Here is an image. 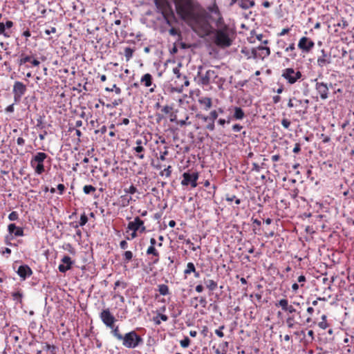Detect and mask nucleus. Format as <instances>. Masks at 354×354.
Segmentation results:
<instances>
[{
    "instance_id": "1",
    "label": "nucleus",
    "mask_w": 354,
    "mask_h": 354,
    "mask_svg": "<svg viewBox=\"0 0 354 354\" xmlns=\"http://www.w3.org/2000/svg\"><path fill=\"white\" fill-rule=\"evenodd\" d=\"M176 13L183 20L198 22L200 20L208 19L215 24L216 26L225 24L216 3L203 8L197 0H173Z\"/></svg>"
},
{
    "instance_id": "2",
    "label": "nucleus",
    "mask_w": 354,
    "mask_h": 354,
    "mask_svg": "<svg viewBox=\"0 0 354 354\" xmlns=\"http://www.w3.org/2000/svg\"><path fill=\"white\" fill-rule=\"evenodd\" d=\"M275 306L281 307L283 311L288 314L286 319V324L288 328H294L297 325H301L300 322L302 321L301 311L297 310L292 305L289 304V301L286 298L277 301L275 303Z\"/></svg>"
},
{
    "instance_id": "3",
    "label": "nucleus",
    "mask_w": 354,
    "mask_h": 354,
    "mask_svg": "<svg viewBox=\"0 0 354 354\" xmlns=\"http://www.w3.org/2000/svg\"><path fill=\"white\" fill-rule=\"evenodd\" d=\"M212 41L218 48H226L232 44V32L228 25L223 24L216 26V28L212 31Z\"/></svg>"
},
{
    "instance_id": "4",
    "label": "nucleus",
    "mask_w": 354,
    "mask_h": 354,
    "mask_svg": "<svg viewBox=\"0 0 354 354\" xmlns=\"http://www.w3.org/2000/svg\"><path fill=\"white\" fill-rule=\"evenodd\" d=\"M198 76L199 78L198 84L203 86L215 84L218 88H221L225 81L223 77H219L214 70L211 69L207 70L204 74L198 71Z\"/></svg>"
},
{
    "instance_id": "5",
    "label": "nucleus",
    "mask_w": 354,
    "mask_h": 354,
    "mask_svg": "<svg viewBox=\"0 0 354 354\" xmlns=\"http://www.w3.org/2000/svg\"><path fill=\"white\" fill-rule=\"evenodd\" d=\"M156 8L160 11L164 19L169 26L175 21V15L170 5L166 0H154Z\"/></svg>"
},
{
    "instance_id": "6",
    "label": "nucleus",
    "mask_w": 354,
    "mask_h": 354,
    "mask_svg": "<svg viewBox=\"0 0 354 354\" xmlns=\"http://www.w3.org/2000/svg\"><path fill=\"white\" fill-rule=\"evenodd\" d=\"M120 341L125 348H135L142 343L143 339L135 330H131L122 335Z\"/></svg>"
},
{
    "instance_id": "7",
    "label": "nucleus",
    "mask_w": 354,
    "mask_h": 354,
    "mask_svg": "<svg viewBox=\"0 0 354 354\" xmlns=\"http://www.w3.org/2000/svg\"><path fill=\"white\" fill-rule=\"evenodd\" d=\"M309 100L297 99L295 97L289 99L288 106L289 108H295V112L299 115H304L308 113Z\"/></svg>"
},
{
    "instance_id": "8",
    "label": "nucleus",
    "mask_w": 354,
    "mask_h": 354,
    "mask_svg": "<svg viewBox=\"0 0 354 354\" xmlns=\"http://www.w3.org/2000/svg\"><path fill=\"white\" fill-rule=\"evenodd\" d=\"M48 155L44 152H37L30 160V166L34 169L35 174L40 175L45 171L44 160Z\"/></svg>"
},
{
    "instance_id": "9",
    "label": "nucleus",
    "mask_w": 354,
    "mask_h": 354,
    "mask_svg": "<svg viewBox=\"0 0 354 354\" xmlns=\"http://www.w3.org/2000/svg\"><path fill=\"white\" fill-rule=\"evenodd\" d=\"M281 77L289 84H294L302 77L300 71L295 70L293 68H286L282 70Z\"/></svg>"
},
{
    "instance_id": "10",
    "label": "nucleus",
    "mask_w": 354,
    "mask_h": 354,
    "mask_svg": "<svg viewBox=\"0 0 354 354\" xmlns=\"http://www.w3.org/2000/svg\"><path fill=\"white\" fill-rule=\"evenodd\" d=\"M8 232L9 235L6 236V243L9 245H12L9 241L13 239L14 237L24 236V228L17 226L15 223H10L8 225Z\"/></svg>"
},
{
    "instance_id": "11",
    "label": "nucleus",
    "mask_w": 354,
    "mask_h": 354,
    "mask_svg": "<svg viewBox=\"0 0 354 354\" xmlns=\"http://www.w3.org/2000/svg\"><path fill=\"white\" fill-rule=\"evenodd\" d=\"M127 230L130 231H137L140 234H142L146 232V227L144 221L139 216H136L133 221L128 223Z\"/></svg>"
},
{
    "instance_id": "12",
    "label": "nucleus",
    "mask_w": 354,
    "mask_h": 354,
    "mask_svg": "<svg viewBox=\"0 0 354 354\" xmlns=\"http://www.w3.org/2000/svg\"><path fill=\"white\" fill-rule=\"evenodd\" d=\"M26 92V86L21 82L16 81L13 85L12 93L14 94L15 103L20 102L22 96Z\"/></svg>"
},
{
    "instance_id": "13",
    "label": "nucleus",
    "mask_w": 354,
    "mask_h": 354,
    "mask_svg": "<svg viewBox=\"0 0 354 354\" xmlns=\"http://www.w3.org/2000/svg\"><path fill=\"white\" fill-rule=\"evenodd\" d=\"M199 175L198 172H184L183 174V179L181 181V185L183 186L191 185L192 187L194 188L197 186V180Z\"/></svg>"
},
{
    "instance_id": "14",
    "label": "nucleus",
    "mask_w": 354,
    "mask_h": 354,
    "mask_svg": "<svg viewBox=\"0 0 354 354\" xmlns=\"http://www.w3.org/2000/svg\"><path fill=\"white\" fill-rule=\"evenodd\" d=\"M298 48L304 53H309L315 47V42L309 37H301L297 44Z\"/></svg>"
},
{
    "instance_id": "15",
    "label": "nucleus",
    "mask_w": 354,
    "mask_h": 354,
    "mask_svg": "<svg viewBox=\"0 0 354 354\" xmlns=\"http://www.w3.org/2000/svg\"><path fill=\"white\" fill-rule=\"evenodd\" d=\"M100 318L108 328H112L113 324L116 322L115 317L112 315L109 308L102 310L100 313Z\"/></svg>"
},
{
    "instance_id": "16",
    "label": "nucleus",
    "mask_w": 354,
    "mask_h": 354,
    "mask_svg": "<svg viewBox=\"0 0 354 354\" xmlns=\"http://www.w3.org/2000/svg\"><path fill=\"white\" fill-rule=\"evenodd\" d=\"M315 89L320 96L322 100H326L328 97L329 88L326 83L317 82V79L315 80Z\"/></svg>"
},
{
    "instance_id": "17",
    "label": "nucleus",
    "mask_w": 354,
    "mask_h": 354,
    "mask_svg": "<svg viewBox=\"0 0 354 354\" xmlns=\"http://www.w3.org/2000/svg\"><path fill=\"white\" fill-rule=\"evenodd\" d=\"M252 53L255 57L263 59L270 55V49L267 46H259L255 50H252Z\"/></svg>"
},
{
    "instance_id": "18",
    "label": "nucleus",
    "mask_w": 354,
    "mask_h": 354,
    "mask_svg": "<svg viewBox=\"0 0 354 354\" xmlns=\"http://www.w3.org/2000/svg\"><path fill=\"white\" fill-rule=\"evenodd\" d=\"M140 83L145 87H150L153 86L149 88V92L153 93L155 91L156 85L155 84H153V77L151 74L146 73L144 75H142L140 79Z\"/></svg>"
},
{
    "instance_id": "19",
    "label": "nucleus",
    "mask_w": 354,
    "mask_h": 354,
    "mask_svg": "<svg viewBox=\"0 0 354 354\" xmlns=\"http://www.w3.org/2000/svg\"><path fill=\"white\" fill-rule=\"evenodd\" d=\"M62 264H59L58 266L59 271L62 273H65L66 271L70 270L73 265V261L70 257L64 256L61 260Z\"/></svg>"
},
{
    "instance_id": "20",
    "label": "nucleus",
    "mask_w": 354,
    "mask_h": 354,
    "mask_svg": "<svg viewBox=\"0 0 354 354\" xmlns=\"http://www.w3.org/2000/svg\"><path fill=\"white\" fill-rule=\"evenodd\" d=\"M17 272L22 280H25L32 274V270L28 265L20 266Z\"/></svg>"
},
{
    "instance_id": "21",
    "label": "nucleus",
    "mask_w": 354,
    "mask_h": 354,
    "mask_svg": "<svg viewBox=\"0 0 354 354\" xmlns=\"http://www.w3.org/2000/svg\"><path fill=\"white\" fill-rule=\"evenodd\" d=\"M322 55L318 57L317 62V65L322 68L331 62L330 56L325 51V50L322 49L321 50Z\"/></svg>"
},
{
    "instance_id": "22",
    "label": "nucleus",
    "mask_w": 354,
    "mask_h": 354,
    "mask_svg": "<svg viewBox=\"0 0 354 354\" xmlns=\"http://www.w3.org/2000/svg\"><path fill=\"white\" fill-rule=\"evenodd\" d=\"M198 104L204 111H209L212 107V100L209 97L202 96L198 100Z\"/></svg>"
},
{
    "instance_id": "23",
    "label": "nucleus",
    "mask_w": 354,
    "mask_h": 354,
    "mask_svg": "<svg viewBox=\"0 0 354 354\" xmlns=\"http://www.w3.org/2000/svg\"><path fill=\"white\" fill-rule=\"evenodd\" d=\"M146 254L148 256L151 255L153 257L151 258L153 263L156 264L159 261L160 253L156 248V246L149 245L147 249Z\"/></svg>"
},
{
    "instance_id": "24",
    "label": "nucleus",
    "mask_w": 354,
    "mask_h": 354,
    "mask_svg": "<svg viewBox=\"0 0 354 354\" xmlns=\"http://www.w3.org/2000/svg\"><path fill=\"white\" fill-rule=\"evenodd\" d=\"M132 151L135 157L139 160H143L145 158L146 149L142 146H135L132 148Z\"/></svg>"
},
{
    "instance_id": "25",
    "label": "nucleus",
    "mask_w": 354,
    "mask_h": 354,
    "mask_svg": "<svg viewBox=\"0 0 354 354\" xmlns=\"http://www.w3.org/2000/svg\"><path fill=\"white\" fill-rule=\"evenodd\" d=\"M234 113L232 115V118L236 120H243L245 115L243 110L239 106H234L233 107Z\"/></svg>"
},
{
    "instance_id": "26",
    "label": "nucleus",
    "mask_w": 354,
    "mask_h": 354,
    "mask_svg": "<svg viewBox=\"0 0 354 354\" xmlns=\"http://www.w3.org/2000/svg\"><path fill=\"white\" fill-rule=\"evenodd\" d=\"M133 201L131 196H129L127 194L122 195L120 197L119 204L120 207H125L128 206Z\"/></svg>"
},
{
    "instance_id": "27",
    "label": "nucleus",
    "mask_w": 354,
    "mask_h": 354,
    "mask_svg": "<svg viewBox=\"0 0 354 354\" xmlns=\"http://www.w3.org/2000/svg\"><path fill=\"white\" fill-rule=\"evenodd\" d=\"M255 5L254 0H240L239 6L245 10L249 9Z\"/></svg>"
},
{
    "instance_id": "28",
    "label": "nucleus",
    "mask_w": 354,
    "mask_h": 354,
    "mask_svg": "<svg viewBox=\"0 0 354 354\" xmlns=\"http://www.w3.org/2000/svg\"><path fill=\"white\" fill-rule=\"evenodd\" d=\"M229 343L223 342L219 344V348L215 350L216 354H226L228 351Z\"/></svg>"
},
{
    "instance_id": "29",
    "label": "nucleus",
    "mask_w": 354,
    "mask_h": 354,
    "mask_svg": "<svg viewBox=\"0 0 354 354\" xmlns=\"http://www.w3.org/2000/svg\"><path fill=\"white\" fill-rule=\"evenodd\" d=\"M204 283L206 288L210 291H214L217 288V282L212 279H204Z\"/></svg>"
},
{
    "instance_id": "30",
    "label": "nucleus",
    "mask_w": 354,
    "mask_h": 354,
    "mask_svg": "<svg viewBox=\"0 0 354 354\" xmlns=\"http://www.w3.org/2000/svg\"><path fill=\"white\" fill-rule=\"evenodd\" d=\"M321 319H322V321L319 322L316 324H317V326L321 329L325 330L329 327V324L327 322V316L325 314H324L322 315Z\"/></svg>"
},
{
    "instance_id": "31",
    "label": "nucleus",
    "mask_w": 354,
    "mask_h": 354,
    "mask_svg": "<svg viewBox=\"0 0 354 354\" xmlns=\"http://www.w3.org/2000/svg\"><path fill=\"white\" fill-rule=\"evenodd\" d=\"M109 328L111 329V334L113 336L120 341L123 335L120 333L119 326H115V324H113L112 328Z\"/></svg>"
},
{
    "instance_id": "32",
    "label": "nucleus",
    "mask_w": 354,
    "mask_h": 354,
    "mask_svg": "<svg viewBox=\"0 0 354 354\" xmlns=\"http://www.w3.org/2000/svg\"><path fill=\"white\" fill-rule=\"evenodd\" d=\"M32 57L30 55H26L25 54H21L20 55V58L18 59V64L21 66L25 64L27 62L31 63Z\"/></svg>"
},
{
    "instance_id": "33",
    "label": "nucleus",
    "mask_w": 354,
    "mask_h": 354,
    "mask_svg": "<svg viewBox=\"0 0 354 354\" xmlns=\"http://www.w3.org/2000/svg\"><path fill=\"white\" fill-rule=\"evenodd\" d=\"M295 45L294 43H291L289 44V46L285 48V51L288 53V52H290L291 53L290 54V57L295 59L297 55V53L295 52Z\"/></svg>"
},
{
    "instance_id": "34",
    "label": "nucleus",
    "mask_w": 354,
    "mask_h": 354,
    "mask_svg": "<svg viewBox=\"0 0 354 354\" xmlns=\"http://www.w3.org/2000/svg\"><path fill=\"white\" fill-rule=\"evenodd\" d=\"M158 290L161 295H167L169 294V289L168 286L165 284H159L158 286Z\"/></svg>"
},
{
    "instance_id": "35",
    "label": "nucleus",
    "mask_w": 354,
    "mask_h": 354,
    "mask_svg": "<svg viewBox=\"0 0 354 354\" xmlns=\"http://www.w3.org/2000/svg\"><path fill=\"white\" fill-rule=\"evenodd\" d=\"M123 257V263L127 264L128 263H129L130 261H131L133 257V252L130 250H127V251H125L122 255Z\"/></svg>"
},
{
    "instance_id": "36",
    "label": "nucleus",
    "mask_w": 354,
    "mask_h": 354,
    "mask_svg": "<svg viewBox=\"0 0 354 354\" xmlns=\"http://www.w3.org/2000/svg\"><path fill=\"white\" fill-rule=\"evenodd\" d=\"M195 270H196V268H195L194 264L192 262H189L187 264V267L184 270V274L185 276H187V275L191 274L192 272H195Z\"/></svg>"
},
{
    "instance_id": "37",
    "label": "nucleus",
    "mask_w": 354,
    "mask_h": 354,
    "mask_svg": "<svg viewBox=\"0 0 354 354\" xmlns=\"http://www.w3.org/2000/svg\"><path fill=\"white\" fill-rule=\"evenodd\" d=\"M83 191L84 194H90L91 193H94L96 191V188L91 185H86L84 186Z\"/></svg>"
},
{
    "instance_id": "38",
    "label": "nucleus",
    "mask_w": 354,
    "mask_h": 354,
    "mask_svg": "<svg viewBox=\"0 0 354 354\" xmlns=\"http://www.w3.org/2000/svg\"><path fill=\"white\" fill-rule=\"evenodd\" d=\"M133 55V50L130 47H127L124 49V56L126 58V60L128 62L129 61Z\"/></svg>"
},
{
    "instance_id": "39",
    "label": "nucleus",
    "mask_w": 354,
    "mask_h": 354,
    "mask_svg": "<svg viewBox=\"0 0 354 354\" xmlns=\"http://www.w3.org/2000/svg\"><path fill=\"white\" fill-rule=\"evenodd\" d=\"M225 200L228 202L235 201V203L236 205H239L241 203V200L239 198H236L235 195L226 194Z\"/></svg>"
},
{
    "instance_id": "40",
    "label": "nucleus",
    "mask_w": 354,
    "mask_h": 354,
    "mask_svg": "<svg viewBox=\"0 0 354 354\" xmlns=\"http://www.w3.org/2000/svg\"><path fill=\"white\" fill-rule=\"evenodd\" d=\"M106 91H115V93L118 95H120L122 93V90L120 87H118L116 84H113L112 88L106 87L105 88Z\"/></svg>"
},
{
    "instance_id": "41",
    "label": "nucleus",
    "mask_w": 354,
    "mask_h": 354,
    "mask_svg": "<svg viewBox=\"0 0 354 354\" xmlns=\"http://www.w3.org/2000/svg\"><path fill=\"white\" fill-rule=\"evenodd\" d=\"M171 166L169 165L167 168H165L164 170L160 171V176H165L167 178H169L171 176Z\"/></svg>"
},
{
    "instance_id": "42",
    "label": "nucleus",
    "mask_w": 354,
    "mask_h": 354,
    "mask_svg": "<svg viewBox=\"0 0 354 354\" xmlns=\"http://www.w3.org/2000/svg\"><path fill=\"white\" fill-rule=\"evenodd\" d=\"M44 349H46L47 351H50L51 354H55L57 347L55 345H50L48 343L45 344V346H44Z\"/></svg>"
},
{
    "instance_id": "43",
    "label": "nucleus",
    "mask_w": 354,
    "mask_h": 354,
    "mask_svg": "<svg viewBox=\"0 0 354 354\" xmlns=\"http://www.w3.org/2000/svg\"><path fill=\"white\" fill-rule=\"evenodd\" d=\"M190 342L189 338L185 337L183 339L180 341V344L183 348H187L190 345Z\"/></svg>"
},
{
    "instance_id": "44",
    "label": "nucleus",
    "mask_w": 354,
    "mask_h": 354,
    "mask_svg": "<svg viewBox=\"0 0 354 354\" xmlns=\"http://www.w3.org/2000/svg\"><path fill=\"white\" fill-rule=\"evenodd\" d=\"M124 191L127 194H133L138 192V189L134 185H131L129 188H125Z\"/></svg>"
},
{
    "instance_id": "45",
    "label": "nucleus",
    "mask_w": 354,
    "mask_h": 354,
    "mask_svg": "<svg viewBox=\"0 0 354 354\" xmlns=\"http://www.w3.org/2000/svg\"><path fill=\"white\" fill-rule=\"evenodd\" d=\"M8 219L11 221H17L19 219V214L17 212L13 211L8 215Z\"/></svg>"
},
{
    "instance_id": "46",
    "label": "nucleus",
    "mask_w": 354,
    "mask_h": 354,
    "mask_svg": "<svg viewBox=\"0 0 354 354\" xmlns=\"http://www.w3.org/2000/svg\"><path fill=\"white\" fill-rule=\"evenodd\" d=\"M225 326L224 325H221L219 326V328L218 329H216L214 333L215 334L219 337H224V333L223 332V330L225 329Z\"/></svg>"
},
{
    "instance_id": "47",
    "label": "nucleus",
    "mask_w": 354,
    "mask_h": 354,
    "mask_svg": "<svg viewBox=\"0 0 354 354\" xmlns=\"http://www.w3.org/2000/svg\"><path fill=\"white\" fill-rule=\"evenodd\" d=\"M88 222V218L85 213H83L80 216V221L79 225L80 226H84Z\"/></svg>"
},
{
    "instance_id": "48",
    "label": "nucleus",
    "mask_w": 354,
    "mask_h": 354,
    "mask_svg": "<svg viewBox=\"0 0 354 354\" xmlns=\"http://www.w3.org/2000/svg\"><path fill=\"white\" fill-rule=\"evenodd\" d=\"M119 286H121L122 289H124L127 288V283L120 281H115L114 284V290H115L116 288Z\"/></svg>"
},
{
    "instance_id": "49",
    "label": "nucleus",
    "mask_w": 354,
    "mask_h": 354,
    "mask_svg": "<svg viewBox=\"0 0 354 354\" xmlns=\"http://www.w3.org/2000/svg\"><path fill=\"white\" fill-rule=\"evenodd\" d=\"M205 122H207V125L205 126L206 129L213 131L215 129V124L214 122L211 121H204Z\"/></svg>"
},
{
    "instance_id": "50",
    "label": "nucleus",
    "mask_w": 354,
    "mask_h": 354,
    "mask_svg": "<svg viewBox=\"0 0 354 354\" xmlns=\"http://www.w3.org/2000/svg\"><path fill=\"white\" fill-rule=\"evenodd\" d=\"M188 119H189V116L187 115H186L185 119L179 120L176 122L178 124H179L181 127L184 126V125H187V124H190L191 122H188V123L187 122Z\"/></svg>"
},
{
    "instance_id": "51",
    "label": "nucleus",
    "mask_w": 354,
    "mask_h": 354,
    "mask_svg": "<svg viewBox=\"0 0 354 354\" xmlns=\"http://www.w3.org/2000/svg\"><path fill=\"white\" fill-rule=\"evenodd\" d=\"M231 118H231V117H230V116L227 118V120H225V119H223V118H220V119H218V120L217 123H218L219 125H221V126L223 127L226 123H230V121H231Z\"/></svg>"
},
{
    "instance_id": "52",
    "label": "nucleus",
    "mask_w": 354,
    "mask_h": 354,
    "mask_svg": "<svg viewBox=\"0 0 354 354\" xmlns=\"http://www.w3.org/2000/svg\"><path fill=\"white\" fill-rule=\"evenodd\" d=\"M169 153V151L167 150V147H165V151H161L160 153V160L164 161L166 159V156L168 155Z\"/></svg>"
},
{
    "instance_id": "53",
    "label": "nucleus",
    "mask_w": 354,
    "mask_h": 354,
    "mask_svg": "<svg viewBox=\"0 0 354 354\" xmlns=\"http://www.w3.org/2000/svg\"><path fill=\"white\" fill-rule=\"evenodd\" d=\"M0 35H3V36L8 37L9 35L6 32V26L3 22H0Z\"/></svg>"
},
{
    "instance_id": "54",
    "label": "nucleus",
    "mask_w": 354,
    "mask_h": 354,
    "mask_svg": "<svg viewBox=\"0 0 354 354\" xmlns=\"http://www.w3.org/2000/svg\"><path fill=\"white\" fill-rule=\"evenodd\" d=\"M147 144V140H143L142 139H137L136 140V146H142L143 147H145V146Z\"/></svg>"
},
{
    "instance_id": "55",
    "label": "nucleus",
    "mask_w": 354,
    "mask_h": 354,
    "mask_svg": "<svg viewBox=\"0 0 354 354\" xmlns=\"http://www.w3.org/2000/svg\"><path fill=\"white\" fill-rule=\"evenodd\" d=\"M200 118L203 121H211L214 123L215 122V120H216V119H214V118H212V116L209 114L208 115H201L200 117Z\"/></svg>"
},
{
    "instance_id": "56",
    "label": "nucleus",
    "mask_w": 354,
    "mask_h": 354,
    "mask_svg": "<svg viewBox=\"0 0 354 354\" xmlns=\"http://www.w3.org/2000/svg\"><path fill=\"white\" fill-rule=\"evenodd\" d=\"M290 124H291V123H290V120H288V119H286V118H283V119H282V120H281V124H282V126H283L285 129H289V127H290Z\"/></svg>"
},
{
    "instance_id": "57",
    "label": "nucleus",
    "mask_w": 354,
    "mask_h": 354,
    "mask_svg": "<svg viewBox=\"0 0 354 354\" xmlns=\"http://www.w3.org/2000/svg\"><path fill=\"white\" fill-rule=\"evenodd\" d=\"M38 11L41 15L42 17H44L46 13V9L45 8V6L43 4H40L38 6Z\"/></svg>"
},
{
    "instance_id": "58",
    "label": "nucleus",
    "mask_w": 354,
    "mask_h": 354,
    "mask_svg": "<svg viewBox=\"0 0 354 354\" xmlns=\"http://www.w3.org/2000/svg\"><path fill=\"white\" fill-rule=\"evenodd\" d=\"M181 64H179L178 66L173 68V73L176 75L177 78H180L181 74L180 73V68Z\"/></svg>"
},
{
    "instance_id": "59",
    "label": "nucleus",
    "mask_w": 354,
    "mask_h": 354,
    "mask_svg": "<svg viewBox=\"0 0 354 354\" xmlns=\"http://www.w3.org/2000/svg\"><path fill=\"white\" fill-rule=\"evenodd\" d=\"M306 281V278L304 275H300L298 278H297V282L300 283V286L301 287H303L304 286V283Z\"/></svg>"
},
{
    "instance_id": "60",
    "label": "nucleus",
    "mask_w": 354,
    "mask_h": 354,
    "mask_svg": "<svg viewBox=\"0 0 354 354\" xmlns=\"http://www.w3.org/2000/svg\"><path fill=\"white\" fill-rule=\"evenodd\" d=\"M305 323L307 324H310V326H314L315 325H316L317 322L315 321H314L311 317H308L306 318V321H305Z\"/></svg>"
},
{
    "instance_id": "61",
    "label": "nucleus",
    "mask_w": 354,
    "mask_h": 354,
    "mask_svg": "<svg viewBox=\"0 0 354 354\" xmlns=\"http://www.w3.org/2000/svg\"><path fill=\"white\" fill-rule=\"evenodd\" d=\"M172 110V107L168 105L163 106L161 109L162 112L165 114H168Z\"/></svg>"
},
{
    "instance_id": "62",
    "label": "nucleus",
    "mask_w": 354,
    "mask_h": 354,
    "mask_svg": "<svg viewBox=\"0 0 354 354\" xmlns=\"http://www.w3.org/2000/svg\"><path fill=\"white\" fill-rule=\"evenodd\" d=\"M243 129V126L239 124H234L232 126V130L234 132H239Z\"/></svg>"
},
{
    "instance_id": "63",
    "label": "nucleus",
    "mask_w": 354,
    "mask_h": 354,
    "mask_svg": "<svg viewBox=\"0 0 354 354\" xmlns=\"http://www.w3.org/2000/svg\"><path fill=\"white\" fill-rule=\"evenodd\" d=\"M12 297L15 300H21L22 298V294L20 292H13Z\"/></svg>"
},
{
    "instance_id": "64",
    "label": "nucleus",
    "mask_w": 354,
    "mask_h": 354,
    "mask_svg": "<svg viewBox=\"0 0 354 354\" xmlns=\"http://www.w3.org/2000/svg\"><path fill=\"white\" fill-rule=\"evenodd\" d=\"M290 29L289 28H283L280 32L277 34L279 37L284 36L290 32Z\"/></svg>"
}]
</instances>
